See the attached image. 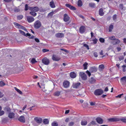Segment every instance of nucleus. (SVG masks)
Wrapping results in <instances>:
<instances>
[{"mask_svg": "<svg viewBox=\"0 0 126 126\" xmlns=\"http://www.w3.org/2000/svg\"><path fill=\"white\" fill-rule=\"evenodd\" d=\"M104 93L103 90L100 89H98L95 90L94 92V94L96 96L101 95Z\"/></svg>", "mask_w": 126, "mask_h": 126, "instance_id": "obj_1", "label": "nucleus"}, {"mask_svg": "<svg viewBox=\"0 0 126 126\" xmlns=\"http://www.w3.org/2000/svg\"><path fill=\"white\" fill-rule=\"evenodd\" d=\"M41 23L39 20H37L34 23V28L36 29L39 28L41 27Z\"/></svg>", "mask_w": 126, "mask_h": 126, "instance_id": "obj_2", "label": "nucleus"}, {"mask_svg": "<svg viewBox=\"0 0 126 126\" xmlns=\"http://www.w3.org/2000/svg\"><path fill=\"white\" fill-rule=\"evenodd\" d=\"M42 63L45 65H48L50 63L49 60L46 57H45L42 60Z\"/></svg>", "mask_w": 126, "mask_h": 126, "instance_id": "obj_3", "label": "nucleus"}, {"mask_svg": "<svg viewBox=\"0 0 126 126\" xmlns=\"http://www.w3.org/2000/svg\"><path fill=\"white\" fill-rule=\"evenodd\" d=\"M79 75L83 80H85L86 79H87V76L84 72H80Z\"/></svg>", "mask_w": 126, "mask_h": 126, "instance_id": "obj_4", "label": "nucleus"}, {"mask_svg": "<svg viewBox=\"0 0 126 126\" xmlns=\"http://www.w3.org/2000/svg\"><path fill=\"white\" fill-rule=\"evenodd\" d=\"M52 59L54 61H57L60 60V58L56 55L53 54L52 56Z\"/></svg>", "mask_w": 126, "mask_h": 126, "instance_id": "obj_5", "label": "nucleus"}, {"mask_svg": "<svg viewBox=\"0 0 126 126\" xmlns=\"http://www.w3.org/2000/svg\"><path fill=\"white\" fill-rule=\"evenodd\" d=\"M27 20L29 23H31L34 20V18L32 16H27L26 17Z\"/></svg>", "mask_w": 126, "mask_h": 126, "instance_id": "obj_6", "label": "nucleus"}, {"mask_svg": "<svg viewBox=\"0 0 126 126\" xmlns=\"http://www.w3.org/2000/svg\"><path fill=\"white\" fill-rule=\"evenodd\" d=\"M29 9L31 11H33L35 12H38L39 10V8L37 7H29Z\"/></svg>", "mask_w": 126, "mask_h": 126, "instance_id": "obj_7", "label": "nucleus"}, {"mask_svg": "<svg viewBox=\"0 0 126 126\" xmlns=\"http://www.w3.org/2000/svg\"><path fill=\"white\" fill-rule=\"evenodd\" d=\"M121 82L123 85L126 84V76L122 77L120 79Z\"/></svg>", "mask_w": 126, "mask_h": 126, "instance_id": "obj_8", "label": "nucleus"}, {"mask_svg": "<svg viewBox=\"0 0 126 126\" xmlns=\"http://www.w3.org/2000/svg\"><path fill=\"white\" fill-rule=\"evenodd\" d=\"M34 120L37 123L40 124L42 121V119L41 118L35 117L34 118Z\"/></svg>", "mask_w": 126, "mask_h": 126, "instance_id": "obj_9", "label": "nucleus"}, {"mask_svg": "<svg viewBox=\"0 0 126 126\" xmlns=\"http://www.w3.org/2000/svg\"><path fill=\"white\" fill-rule=\"evenodd\" d=\"M70 17L68 15L65 14L64 15L63 20L65 22L68 21L69 20Z\"/></svg>", "mask_w": 126, "mask_h": 126, "instance_id": "obj_10", "label": "nucleus"}, {"mask_svg": "<svg viewBox=\"0 0 126 126\" xmlns=\"http://www.w3.org/2000/svg\"><path fill=\"white\" fill-rule=\"evenodd\" d=\"M96 120L97 122L99 124H102L103 122V120L102 119L99 117L97 118Z\"/></svg>", "mask_w": 126, "mask_h": 126, "instance_id": "obj_11", "label": "nucleus"}, {"mask_svg": "<svg viewBox=\"0 0 126 126\" xmlns=\"http://www.w3.org/2000/svg\"><path fill=\"white\" fill-rule=\"evenodd\" d=\"M108 120L109 121L111 122H117L120 121V119L118 118H112L109 119Z\"/></svg>", "mask_w": 126, "mask_h": 126, "instance_id": "obj_12", "label": "nucleus"}, {"mask_svg": "<svg viewBox=\"0 0 126 126\" xmlns=\"http://www.w3.org/2000/svg\"><path fill=\"white\" fill-rule=\"evenodd\" d=\"M97 70V68L94 67H92L90 68V71L91 73H94L96 72Z\"/></svg>", "mask_w": 126, "mask_h": 126, "instance_id": "obj_13", "label": "nucleus"}, {"mask_svg": "<svg viewBox=\"0 0 126 126\" xmlns=\"http://www.w3.org/2000/svg\"><path fill=\"white\" fill-rule=\"evenodd\" d=\"M69 82L68 81H65L63 82V85L64 87L67 88L69 87Z\"/></svg>", "mask_w": 126, "mask_h": 126, "instance_id": "obj_14", "label": "nucleus"}, {"mask_svg": "<svg viewBox=\"0 0 126 126\" xmlns=\"http://www.w3.org/2000/svg\"><path fill=\"white\" fill-rule=\"evenodd\" d=\"M18 120L20 122L25 123V119L24 117L22 116H20L18 119Z\"/></svg>", "mask_w": 126, "mask_h": 126, "instance_id": "obj_15", "label": "nucleus"}, {"mask_svg": "<svg viewBox=\"0 0 126 126\" xmlns=\"http://www.w3.org/2000/svg\"><path fill=\"white\" fill-rule=\"evenodd\" d=\"M80 85V83L79 82H78L73 83V88H77L79 87Z\"/></svg>", "mask_w": 126, "mask_h": 126, "instance_id": "obj_16", "label": "nucleus"}, {"mask_svg": "<svg viewBox=\"0 0 126 126\" xmlns=\"http://www.w3.org/2000/svg\"><path fill=\"white\" fill-rule=\"evenodd\" d=\"M15 114L13 112H10L8 114V117L10 118H13L14 117Z\"/></svg>", "mask_w": 126, "mask_h": 126, "instance_id": "obj_17", "label": "nucleus"}, {"mask_svg": "<svg viewBox=\"0 0 126 126\" xmlns=\"http://www.w3.org/2000/svg\"><path fill=\"white\" fill-rule=\"evenodd\" d=\"M55 36L58 38H62L64 37V34L62 33H58L56 34Z\"/></svg>", "mask_w": 126, "mask_h": 126, "instance_id": "obj_18", "label": "nucleus"}, {"mask_svg": "<svg viewBox=\"0 0 126 126\" xmlns=\"http://www.w3.org/2000/svg\"><path fill=\"white\" fill-rule=\"evenodd\" d=\"M79 30L80 33H84L85 31V27L83 26H81L79 28Z\"/></svg>", "mask_w": 126, "mask_h": 126, "instance_id": "obj_19", "label": "nucleus"}, {"mask_svg": "<svg viewBox=\"0 0 126 126\" xmlns=\"http://www.w3.org/2000/svg\"><path fill=\"white\" fill-rule=\"evenodd\" d=\"M112 42V43L113 45L118 44L120 42V40L118 39H115Z\"/></svg>", "mask_w": 126, "mask_h": 126, "instance_id": "obj_20", "label": "nucleus"}, {"mask_svg": "<svg viewBox=\"0 0 126 126\" xmlns=\"http://www.w3.org/2000/svg\"><path fill=\"white\" fill-rule=\"evenodd\" d=\"M103 11V10L102 8L99 9V14L100 16H102L104 15V13Z\"/></svg>", "mask_w": 126, "mask_h": 126, "instance_id": "obj_21", "label": "nucleus"}, {"mask_svg": "<svg viewBox=\"0 0 126 126\" xmlns=\"http://www.w3.org/2000/svg\"><path fill=\"white\" fill-rule=\"evenodd\" d=\"M96 81V80L93 77H91L89 80V81L90 83L92 84L95 83Z\"/></svg>", "mask_w": 126, "mask_h": 126, "instance_id": "obj_22", "label": "nucleus"}, {"mask_svg": "<svg viewBox=\"0 0 126 126\" xmlns=\"http://www.w3.org/2000/svg\"><path fill=\"white\" fill-rule=\"evenodd\" d=\"M70 77L72 78H75L76 77V75L75 73L74 72H72L70 73Z\"/></svg>", "mask_w": 126, "mask_h": 126, "instance_id": "obj_23", "label": "nucleus"}, {"mask_svg": "<svg viewBox=\"0 0 126 126\" xmlns=\"http://www.w3.org/2000/svg\"><path fill=\"white\" fill-rule=\"evenodd\" d=\"M49 5L50 7L52 8H54L55 7L54 1L53 0H51V1L50 2Z\"/></svg>", "mask_w": 126, "mask_h": 126, "instance_id": "obj_24", "label": "nucleus"}, {"mask_svg": "<svg viewBox=\"0 0 126 126\" xmlns=\"http://www.w3.org/2000/svg\"><path fill=\"white\" fill-rule=\"evenodd\" d=\"M97 124L95 121H93L90 123L88 125V126H93L96 125Z\"/></svg>", "mask_w": 126, "mask_h": 126, "instance_id": "obj_25", "label": "nucleus"}, {"mask_svg": "<svg viewBox=\"0 0 126 126\" xmlns=\"http://www.w3.org/2000/svg\"><path fill=\"white\" fill-rule=\"evenodd\" d=\"M87 123V121L86 120H82L81 121V124L82 126L86 125Z\"/></svg>", "mask_w": 126, "mask_h": 126, "instance_id": "obj_26", "label": "nucleus"}, {"mask_svg": "<svg viewBox=\"0 0 126 126\" xmlns=\"http://www.w3.org/2000/svg\"><path fill=\"white\" fill-rule=\"evenodd\" d=\"M43 122L45 124H48L49 123V121L47 119H45L43 120Z\"/></svg>", "mask_w": 126, "mask_h": 126, "instance_id": "obj_27", "label": "nucleus"}, {"mask_svg": "<svg viewBox=\"0 0 126 126\" xmlns=\"http://www.w3.org/2000/svg\"><path fill=\"white\" fill-rule=\"evenodd\" d=\"M30 14L33 16H35L37 15L36 13L33 11H32L30 12Z\"/></svg>", "mask_w": 126, "mask_h": 126, "instance_id": "obj_28", "label": "nucleus"}, {"mask_svg": "<svg viewBox=\"0 0 126 126\" xmlns=\"http://www.w3.org/2000/svg\"><path fill=\"white\" fill-rule=\"evenodd\" d=\"M78 5L79 6L81 7L82 5V3L81 0H79L78 2Z\"/></svg>", "mask_w": 126, "mask_h": 126, "instance_id": "obj_29", "label": "nucleus"}, {"mask_svg": "<svg viewBox=\"0 0 126 126\" xmlns=\"http://www.w3.org/2000/svg\"><path fill=\"white\" fill-rule=\"evenodd\" d=\"M4 110H6L7 112H8L9 113L10 112L11 109L9 107H6L4 109Z\"/></svg>", "mask_w": 126, "mask_h": 126, "instance_id": "obj_30", "label": "nucleus"}, {"mask_svg": "<svg viewBox=\"0 0 126 126\" xmlns=\"http://www.w3.org/2000/svg\"><path fill=\"white\" fill-rule=\"evenodd\" d=\"M109 39L111 40H114L116 38L115 36L113 35L109 37Z\"/></svg>", "mask_w": 126, "mask_h": 126, "instance_id": "obj_31", "label": "nucleus"}, {"mask_svg": "<svg viewBox=\"0 0 126 126\" xmlns=\"http://www.w3.org/2000/svg\"><path fill=\"white\" fill-rule=\"evenodd\" d=\"M15 89L19 94H22V92L20 91L19 90L17 89L16 87H14Z\"/></svg>", "mask_w": 126, "mask_h": 126, "instance_id": "obj_32", "label": "nucleus"}, {"mask_svg": "<svg viewBox=\"0 0 126 126\" xmlns=\"http://www.w3.org/2000/svg\"><path fill=\"white\" fill-rule=\"evenodd\" d=\"M104 68V65L103 64L100 65L99 66V69L100 70H102Z\"/></svg>", "mask_w": 126, "mask_h": 126, "instance_id": "obj_33", "label": "nucleus"}, {"mask_svg": "<svg viewBox=\"0 0 126 126\" xmlns=\"http://www.w3.org/2000/svg\"><path fill=\"white\" fill-rule=\"evenodd\" d=\"M113 26L112 25H110L109 27V32H110L112 31V30L113 29Z\"/></svg>", "mask_w": 126, "mask_h": 126, "instance_id": "obj_34", "label": "nucleus"}, {"mask_svg": "<svg viewBox=\"0 0 126 126\" xmlns=\"http://www.w3.org/2000/svg\"><path fill=\"white\" fill-rule=\"evenodd\" d=\"M89 5L90 7L92 8H94V7L95 4L94 3H89Z\"/></svg>", "mask_w": 126, "mask_h": 126, "instance_id": "obj_35", "label": "nucleus"}, {"mask_svg": "<svg viewBox=\"0 0 126 126\" xmlns=\"http://www.w3.org/2000/svg\"><path fill=\"white\" fill-rule=\"evenodd\" d=\"M58 123L56 122H54L51 124L52 126H58Z\"/></svg>", "mask_w": 126, "mask_h": 126, "instance_id": "obj_36", "label": "nucleus"}, {"mask_svg": "<svg viewBox=\"0 0 126 126\" xmlns=\"http://www.w3.org/2000/svg\"><path fill=\"white\" fill-rule=\"evenodd\" d=\"M23 17V16L22 15H19L17 16V19L19 20L22 19Z\"/></svg>", "mask_w": 126, "mask_h": 126, "instance_id": "obj_37", "label": "nucleus"}, {"mask_svg": "<svg viewBox=\"0 0 126 126\" xmlns=\"http://www.w3.org/2000/svg\"><path fill=\"white\" fill-rule=\"evenodd\" d=\"M88 63L86 62H85L84 64H83V65L84 67V69H87V65H88Z\"/></svg>", "mask_w": 126, "mask_h": 126, "instance_id": "obj_38", "label": "nucleus"}, {"mask_svg": "<svg viewBox=\"0 0 126 126\" xmlns=\"http://www.w3.org/2000/svg\"><path fill=\"white\" fill-rule=\"evenodd\" d=\"M60 92L58 91L55 92V93L54 95L55 96H59L60 94Z\"/></svg>", "mask_w": 126, "mask_h": 126, "instance_id": "obj_39", "label": "nucleus"}, {"mask_svg": "<svg viewBox=\"0 0 126 126\" xmlns=\"http://www.w3.org/2000/svg\"><path fill=\"white\" fill-rule=\"evenodd\" d=\"M14 24L16 26H17V28L19 29L21 25H20V24H18L16 22L14 23Z\"/></svg>", "mask_w": 126, "mask_h": 126, "instance_id": "obj_40", "label": "nucleus"}, {"mask_svg": "<svg viewBox=\"0 0 126 126\" xmlns=\"http://www.w3.org/2000/svg\"><path fill=\"white\" fill-rule=\"evenodd\" d=\"M31 62L32 63H34L37 62L35 60V59L34 58H32L31 60Z\"/></svg>", "mask_w": 126, "mask_h": 126, "instance_id": "obj_41", "label": "nucleus"}, {"mask_svg": "<svg viewBox=\"0 0 126 126\" xmlns=\"http://www.w3.org/2000/svg\"><path fill=\"white\" fill-rule=\"evenodd\" d=\"M19 29H22L23 30L25 31L28 32L26 28L22 25L21 26Z\"/></svg>", "mask_w": 126, "mask_h": 126, "instance_id": "obj_42", "label": "nucleus"}, {"mask_svg": "<svg viewBox=\"0 0 126 126\" xmlns=\"http://www.w3.org/2000/svg\"><path fill=\"white\" fill-rule=\"evenodd\" d=\"M19 31L22 34L25 36H26V34H25L24 32L21 30H19Z\"/></svg>", "mask_w": 126, "mask_h": 126, "instance_id": "obj_43", "label": "nucleus"}, {"mask_svg": "<svg viewBox=\"0 0 126 126\" xmlns=\"http://www.w3.org/2000/svg\"><path fill=\"white\" fill-rule=\"evenodd\" d=\"M120 120H121L124 123H126V118L120 119Z\"/></svg>", "mask_w": 126, "mask_h": 126, "instance_id": "obj_44", "label": "nucleus"}, {"mask_svg": "<svg viewBox=\"0 0 126 126\" xmlns=\"http://www.w3.org/2000/svg\"><path fill=\"white\" fill-rule=\"evenodd\" d=\"M74 122H71L69 123L68 125L69 126H73L74 125Z\"/></svg>", "mask_w": 126, "mask_h": 126, "instance_id": "obj_45", "label": "nucleus"}, {"mask_svg": "<svg viewBox=\"0 0 126 126\" xmlns=\"http://www.w3.org/2000/svg\"><path fill=\"white\" fill-rule=\"evenodd\" d=\"M5 85V84L2 81H0V86L1 87Z\"/></svg>", "mask_w": 126, "mask_h": 126, "instance_id": "obj_46", "label": "nucleus"}, {"mask_svg": "<svg viewBox=\"0 0 126 126\" xmlns=\"http://www.w3.org/2000/svg\"><path fill=\"white\" fill-rule=\"evenodd\" d=\"M29 6H28V5L27 4H26L25 6V11H27L29 9Z\"/></svg>", "mask_w": 126, "mask_h": 126, "instance_id": "obj_47", "label": "nucleus"}, {"mask_svg": "<svg viewBox=\"0 0 126 126\" xmlns=\"http://www.w3.org/2000/svg\"><path fill=\"white\" fill-rule=\"evenodd\" d=\"M65 5L66 7L70 8V9H71V7L72 6L71 5L68 3L66 4H65Z\"/></svg>", "mask_w": 126, "mask_h": 126, "instance_id": "obj_48", "label": "nucleus"}, {"mask_svg": "<svg viewBox=\"0 0 126 126\" xmlns=\"http://www.w3.org/2000/svg\"><path fill=\"white\" fill-rule=\"evenodd\" d=\"M99 40L100 42L102 43H103L105 41L104 39L102 38H101L99 39Z\"/></svg>", "mask_w": 126, "mask_h": 126, "instance_id": "obj_49", "label": "nucleus"}, {"mask_svg": "<svg viewBox=\"0 0 126 126\" xmlns=\"http://www.w3.org/2000/svg\"><path fill=\"white\" fill-rule=\"evenodd\" d=\"M20 11V9L17 8H15L14 9V11L16 12H18L19 11Z\"/></svg>", "mask_w": 126, "mask_h": 126, "instance_id": "obj_50", "label": "nucleus"}, {"mask_svg": "<svg viewBox=\"0 0 126 126\" xmlns=\"http://www.w3.org/2000/svg\"><path fill=\"white\" fill-rule=\"evenodd\" d=\"M4 111L3 110L0 111V116H1L4 114Z\"/></svg>", "mask_w": 126, "mask_h": 126, "instance_id": "obj_51", "label": "nucleus"}, {"mask_svg": "<svg viewBox=\"0 0 126 126\" xmlns=\"http://www.w3.org/2000/svg\"><path fill=\"white\" fill-rule=\"evenodd\" d=\"M117 15L116 14H115L113 15L112 18L113 20H115L116 18Z\"/></svg>", "mask_w": 126, "mask_h": 126, "instance_id": "obj_52", "label": "nucleus"}, {"mask_svg": "<svg viewBox=\"0 0 126 126\" xmlns=\"http://www.w3.org/2000/svg\"><path fill=\"white\" fill-rule=\"evenodd\" d=\"M97 40L96 38L93 40V41L94 44H96L97 42Z\"/></svg>", "mask_w": 126, "mask_h": 126, "instance_id": "obj_53", "label": "nucleus"}, {"mask_svg": "<svg viewBox=\"0 0 126 126\" xmlns=\"http://www.w3.org/2000/svg\"><path fill=\"white\" fill-rule=\"evenodd\" d=\"M49 51V50L45 49H43L42 51L44 52H47L48 51Z\"/></svg>", "mask_w": 126, "mask_h": 126, "instance_id": "obj_54", "label": "nucleus"}, {"mask_svg": "<svg viewBox=\"0 0 126 126\" xmlns=\"http://www.w3.org/2000/svg\"><path fill=\"white\" fill-rule=\"evenodd\" d=\"M83 46L84 47H86L88 50L89 49V46L86 44H84Z\"/></svg>", "mask_w": 126, "mask_h": 126, "instance_id": "obj_55", "label": "nucleus"}, {"mask_svg": "<svg viewBox=\"0 0 126 126\" xmlns=\"http://www.w3.org/2000/svg\"><path fill=\"white\" fill-rule=\"evenodd\" d=\"M90 105L91 106H94L95 104V103L92 102H90Z\"/></svg>", "mask_w": 126, "mask_h": 126, "instance_id": "obj_56", "label": "nucleus"}, {"mask_svg": "<svg viewBox=\"0 0 126 126\" xmlns=\"http://www.w3.org/2000/svg\"><path fill=\"white\" fill-rule=\"evenodd\" d=\"M123 93L121 94H119L117 96H116V97H119L121 98V96L123 95Z\"/></svg>", "mask_w": 126, "mask_h": 126, "instance_id": "obj_57", "label": "nucleus"}, {"mask_svg": "<svg viewBox=\"0 0 126 126\" xmlns=\"http://www.w3.org/2000/svg\"><path fill=\"white\" fill-rule=\"evenodd\" d=\"M119 7L122 9H123V5L122 4H121L119 5Z\"/></svg>", "mask_w": 126, "mask_h": 126, "instance_id": "obj_58", "label": "nucleus"}, {"mask_svg": "<svg viewBox=\"0 0 126 126\" xmlns=\"http://www.w3.org/2000/svg\"><path fill=\"white\" fill-rule=\"evenodd\" d=\"M86 73L88 75L89 77L91 75V74L90 73L88 70L86 71Z\"/></svg>", "mask_w": 126, "mask_h": 126, "instance_id": "obj_59", "label": "nucleus"}, {"mask_svg": "<svg viewBox=\"0 0 126 126\" xmlns=\"http://www.w3.org/2000/svg\"><path fill=\"white\" fill-rule=\"evenodd\" d=\"M94 56L95 57H97L98 55H97V52H94Z\"/></svg>", "mask_w": 126, "mask_h": 126, "instance_id": "obj_60", "label": "nucleus"}, {"mask_svg": "<svg viewBox=\"0 0 126 126\" xmlns=\"http://www.w3.org/2000/svg\"><path fill=\"white\" fill-rule=\"evenodd\" d=\"M124 59V57L123 56H121L119 58V60L120 61H121L123 60Z\"/></svg>", "mask_w": 126, "mask_h": 126, "instance_id": "obj_61", "label": "nucleus"}, {"mask_svg": "<svg viewBox=\"0 0 126 126\" xmlns=\"http://www.w3.org/2000/svg\"><path fill=\"white\" fill-rule=\"evenodd\" d=\"M61 50H62L64 51L65 52H66V53L68 52V51L67 50L65 49H62V48L61 49Z\"/></svg>", "mask_w": 126, "mask_h": 126, "instance_id": "obj_62", "label": "nucleus"}, {"mask_svg": "<svg viewBox=\"0 0 126 126\" xmlns=\"http://www.w3.org/2000/svg\"><path fill=\"white\" fill-rule=\"evenodd\" d=\"M12 0H3V1L6 2H10Z\"/></svg>", "mask_w": 126, "mask_h": 126, "instance_id": "obj_63", "label": "nucleus"}, {"mask_svg": "<svg viewBox=\"0 0 126 126\" xmlns=\"http://www.w3.org/2000/svg\"><path fill=\"white\" fill-rule=\"evenodd\" d=\"M70 9L72 10H76V8L75 7L72 6Z\"/></svg>", "mask_w": 126, "mask_h": 126, "instance_id": "obj_64", "label": "nucleus"}]
</instances>
